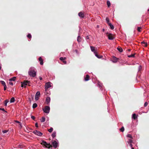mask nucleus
Returning a JSON list of instances; mask_svg holds the SVG:
<instances>
[{"label": "nucleus", "instance_id": "f257e3e1", "mask_svg": "<svg viewBox=\"0 0 149 149\" xmlns=\"http://www.w3.org/2000/svg\"><path fill=\"white\" fill-rule=\"evenodd\" d=\"M28 73L30 76L34 77L36 75V72L35 70V68L31 67L29 69Z\"/></svg>", "mask_w": 149, "mask_h": 149}, {"label": "nucleus", "instance_id": "f03ea898", "mask_svg": "<svg viewBox=\"0 0 149 149\" xmlns=\"http://www.w3.org/2000/svg\"><path fill=\"white\" fill-rule=\"evenodd\" d=\"M41 144L45 146L46 147L48 148H50L52 147V146L50 143H47L46 141H42L41 143Z\"/></svg>", "mask_w": 149, "mask_h": 149}, {"label": "nucleus", "instance_id": "7ed1b4c3", "mask_svg": "<svg viewBox=\"0 0 149 149\" xmlns=\"http://www.w3.org/2000/svg\"><path fill=\"white\" fill-rule=\"evenodd\" d=\"M42 110L44 113L48 114L49 112L50 108L48 106H45V108L42 109Z\"/></svg>", "mask_w": 149, "mask_h": 149}, {"label": "nucleus", "instance_id": "20e7f679", "mask_svg": "<svg viewBox=\"0 0 149 149\" xmlns=\"http://www.w3.org/2000/svg\"><path fill=\"white\" fill-rule=\"evenodd\" d=\"M30 83L29 81H24L23 82H22L21 87H25V86L27 84H29Z\"/></svg>", "mask_w": 149, "mask_h": 149}, {"label": "nucleus", "instance_id": "39448f33", "mask_svg": "<svg viewBox=\"0 0 149 149\" xmlns=\"http://www.w3.org/2000/svg\"><path fill=\"white\" fill-rule=\"evenodd\" d=\"M33 133L37 135L38 136H40L42 135V133L40 132L39 131H37V130H35L33 131Z\"/></svg>", "mask_w": 149, "mask_h": 149}, {"label": "nucleus", "instance_id": "423d86ee", "mask_svg": "<svg viewBox=\"0 0 149 149\" xmlns=\"http://www.w3.org/2000/svg\"><path fill=\"white\" fill-rule=\"evenodd\" d=\"M51 86H52L50 82H48L46 83L45 86V91H46L47 89L48 88H50Z\"/></svg>", "mask_w": 149, "mask_h": 149}, {"label": "nucleus", "instance_id": "0eeeda50", "mask_svg": "<svg viewBox=\"0 0 149 149\" xmlns=\"http://www.w3.org/2000/svg\"><path fill=\"white\" fill-rule=\"evenodd\" d=\"M40 95V92L39 91L37 92L35 95V99L36 100H38Z\"/></svg>", "mask_w": 149, "mask_h": 149}, {"label": "nucleus", "instance_id": "6e6552de", "mask_svg": "<svg viewBox=\"0 0 149 149\" xmlns=\"http://www.w3.org/2000/svg\"><path fill=\"white\" fill-rule=\"evenodd\" d=\"M107 34H108L107 36L109 39L110 40H113L114 38L113 37V35L112 34L109 33H107Z\"/></svg>", "mask_w": 149, "mask_h": 149}, {"label": "nucleus", "instance_id": "1a4fd4ad", "mask_svg": "<svg viewBox=\"0 0 149 149\" xmlns=\"http://www.w3.org/2000/svg\"><path fill=\"white\" fill-rule=\"evenodd\" d=\"M52 144L53 147L54 148H56L58 146V143L56 141H54L52 142Z\"/></svg>", "mask_w": 149, "mask_h": 149}, {"label": "nucleus", "instance_id": "9d476101", "mask_svg": "<svg viewBox=\"0 0 149 149\" xmlns=\"http://www.w3.org/2000/svg\"><path fill=\"white\" fill-rule=\"evenodd\" d=\"M50 101V98L49 97H46V101L47 102V104H48Z\"/></svg>", "mask_w": 149, "mask_h": 149}, {"label": "nucleus", "instance_id": "9b49d317", "mask_svg": "<svg viewBox=\"0 0 149 149\" xmlns=\"http://www.w3.org/2000/svg\"><path fill=\"white\" fill-rule=\"evenodd\" d=\"M111 61L113 63H116L117 61V58L115 56H113V59Z\"/></svg>", "mask_w": 149, "mask_h": 149}, {"label": "nucleus", "instance_id": "f8f14e48", "mask_svg": "<svg viewBox=\"0 0 149 149\" xmlns=\"http://www.w3.org/2000/svg\"><path fill=\"white\" fill-rule=\"evenodd\" d=\"M66 59L65 57H61L60 58V59L63 61V62L65 64L66 63V61H65V60Z\"/></svg>", "mask_w": 149, "mask_h": 149}, {"label": "nucleus", "instance_id": "ddd939ff", "mask_svg": "<svg viewBox=\"0 0 149 149\" xmlns=\"http://www.w3.org/2000/svg\"><path fill=\"white\" fill-rule=\"evenodd\" d=\"M90 48L91 51L93 52L94 54H96V51L95 50V47H94L91 46Z\"/></svg>", "mask_w": 149, "mask_h": 149}, {"label": "nucleus", "instance_id": "4468645a", "mask_svg": "<svg viewBox=\"0 0 149 149\" xmlns=\"http://www.w3.org/2000/svg\"><path fill=\"white\" fill-rule=\"evenodd\" d=\"M38 60H39V61L40 62V64L41 65H42L43 64V60L42 59L41 57H40L39 58Z\"/></svg>", "mask_w": 149, "mask_h": 149}, {"label": "nucleus", "instance_id": "2eb2a0df", "mask_svg": "<svg viewBox=\"0 0 149 149\" xmlns=\"http://www.w3.org/2000/svg\"><path fill=\"white\" fill-rule=\"evenodd\" d=\"M78 15L79 16L83 18L84 17V13L81 12H80L79 13Z\"/></svg>", "mask_w": 149, "mask_h": 149}, {"label": "nucleus", "instance_id": "dca6fc26", "mask_svg": "<svg viewBox=\"0 0 149 149\" xmlns=\"http://www.w3.org/2000/svg\"><path fill=\"white\" fill-rule=\"evenodd\" d=\"M56 131H54L52 134V136L53 138H54L56 136Z\"/></svg>", "mask_w": 149, "mask_h": 149}, {"label": "nucleus", "instance_id": "f3484780", "mask_svg": "<svg viewBox=\"0 0 149 149\" xmlns=\"http://www.w3.org/2000/svg\"><path fill=\"white\" fill-rule=\"evenodd\" d=\"M77 40L78 42H79L81 41V37L80 35H79L77 37Z\"/></svg>", "mask_w": 149, "mask_h": 149}, {"label": "nucleus", "instance_id": "a211bd4d", "mask_svg": "<svg viewBox=\"0 0 149 149\" xmlns=\"http://www.w3.org/2000/svg\"><path fill=\"white\" fill-rule=\"evenodd\" d=\"M89 79V76L87 74L86 75L85 78V81H87Z\"/></svg>", "mask_w": 149, "mask_h": 149}, {"label": "nucleus", "instance_id": "6ab92c4d", "mask_svg": "<svg viewBox=\"0 0 149 149\" xmlns=\"http://www.w3.org/2000/svg\"><path fill=\"white\" fill-rule=\"evenodd\" d=\"M15 101V98L14 97H12L10 100V102L11 103L14 102Z\"/></svg>", "mask_w": 149, "mask_h": 149}, {"label": "nucleus", "instance_id": "aec40b11", "mask_svg": "<svg viewBox=\"0 0 149 149\" xmlns=\"http://www.w3.org/2000/svg\"><path fill=\"white\" fill-rule=\"evenodd\" d=\"M109 25L110 26L111 29H114V26L111 23H109Z\"/></svg>", "mask_w": 149, "mask_h": 149}, {"label": "nucleus", "instance_id": "412c9836", "mask_svg": "<svg viewBox=\"0 0 149 149\" xmlns=\"http://www.w3.org/2000/svg\"><path fill=\"white\" fill-rule=\"evenodd\" d=\"M95 54V56L96 57H97L98 58H102V56H98V55L97 54V52H96V54Z\"/></svg>", "mask_w": 149, "mask_h": 149}, {"label": "nucleus", "instance_id": "4be33fe9", "mask_svg": "<svg viewBox=\"0 0 149 149\" xmlns=\"http://www.w3.org/2000/svg\"><path fill=\"white\" fill-rule=\"evenodd\" d=\"M133 142V141L132 139H129L128 140V141H127V143L128 144H129L130 143H132Z\"/></svg>", "mask_w": 149, "mask_h": 149}, {"label": "nucleus", "instance_id": "5701e85b", "mask_svg": "<svg viewBox=\"0 0 149 149\" xmlns=\"http://www.w3.org/2000/svg\"><path fill=\"white\" fill-rule=\"evenodd\" d=\"M45 117H42L40 119V121L41 122H43L45 121Z\"/></svg>", "mask_w": 149, "mask_h": 149}, {"label": "nucleus", "instance_id": "b1692460", "mask_svg": "<svg viewBox=\"0 0 149 149\" xmlns=\"http://www.w3.org/2000/svg\"><path fill=\"white\" fill-rule=\"evenodd\" d=\"M117 49L118 50V51L119 52H122L123 51V49H122V48H121L120 47H118L117 48Z\"/></svg>", "mask_w": 149, "mask_h": 149}, {"label": "nucleus", "instance_id": "393cba45", "mask_svg": "<svg viewBox=\"0 0 149 149\" xmlns=\"http://www.w3.org/2000/svg\"><path fill=\"white\" fill-rule=\"evenodd\" d=\"M137 118V117L135 113L133 114L132 115V118L134 119V120L135 119Z\"/></svg>", "mask_w": 149, "mask_h": 149}, {"label": "nucleus", "instance_id": "a878e982", "mask_svg": "<svg viewBox=\"0 0 149 149\" xmlns=\"http://www.w3.org/2000/svg\"><path fill=\"white\" fill-rule=\"evenodd\" d=\"M16 79V77H14L9 79V81H15Z\"/></svg>", "mask_w": 149, "mask_h": 149}, {"label": "nucleus", "instance_id": "bb28decb", "mask_svg": "<svg viewBox=\"0 0 149 149\" xmlns=\"http://www.w3.org/2000/svg\"><path fill=\"white\" fill-rule=\"evenodd\" d=\"M9 100H6L4 102V104H5V106H7V104L8 102H9Z\"/></svg>", "mask_w": 149, "mask_h": 149}, {"label": "nucleus", "instance_id": "cd10ccee", "mask_svg": "<svg viewBox=\"0 0 149 149\" xmlns=\"http://www.w3.org/2000/svg\"><path fill=\"white\" fill-rule=\"evenodd\" d=\"M37 107V104L36 103H35L33 104V109L36 108Z\"/></svg>", "mask_w": 149, "mask_h": 149}, {"label": "nucleus", "instance_id": "c85d7f7f", "mask_svg": "<svg viewBox=\"0 0 149 149\" xmlns=\"http://www.w3.org/2000/svg\"><path fill=\"white\" fill-rule=\"evenodd\" d=\"M141 43L142 44H144L145 45H144V47H147V42H146L144 41H142L141 42Z\"/></svg>", "mask_w": 149, "mask_h": 149}, {"label": "nucleus", "instance_id": "c756f323", "mask_svg": "<svg viewBox=\"0 0 149 149\" xmlns=\"http://www.w3.org/2000/svg\"><path fill=\"white\" fill-rule=\"evenodd\" d=\"M106 20L107 21V23L109 24V23H111L109 22V19L108 17H106Z\"/></svg>", "mask_w": 149, "mask_h": 149}, {"label": "nucleus", "instance_id": "7c9ffc66", "mask_svg": "<svg viewBox=\"0 0 149 149\" xmlns=\"http://www.w3.org/2000/svg\"><path fill=\"white\" fill-rule=\"evenodd\" d=\"M0 82L3 86L6 85L5 82L3 81H1Z\"/></svg>", "mask_w": 149, "mask_h": 149}, {"label": "nucleus", "instance_id": "2f4dec72", "mask_svg": "<svg viewBox=\"0 0 149 149\" xmlns=\"http://www.w3.org/2000/svg\"><path fill=\"white\" fill-rule=\"evenodd\" d=\"M107 5L108 7H109L110 6V5H111V3H110V1H107Z\"/></svg>", "mask_w": 149, "mask_h": 149}, {"label": "nucleus", "instance_id": "473e14b6", "mask_svg": "<svg viewBox=\"0 0 149 149\" xmlns=\"http://www.w3.org/2000/svg\"><path fill=\"white\" fill-rule=\"evenodd\" d=\"M53 128L51 127L48 130V131L49 132H51L53 130Z\"/></svg>", "mask_w": 149, "mask_h": 149}, {"label": "nucleus", "instance_id": "72a5a7b5", "mask_svg": "<svg viewBox=\"0 0 149 149\" xmlns=\"http://www.w3.org/2000/svg\"><path fill=\"white\" fill-rule=\"evenodd\" d=\"M15 122L17 123H19V125H20V126L21 127H22V124L19 121H17V120H15Z\"/></svg>", "mask_w": 149, "mask_h": 149}, {"label": "nucleus", "instance_id": "f704fd0d", "mask_svg": "<svg viewBox=\"0 0 149 149\" xmlns=\"http://www.w3.org/2000/svg\"><path fill=\"white\" fill-rule=\"evenodd\" d=\"M127 137L130 138L131 139H132V137L131 135L130 134H127Z\"/></svg>", "mask_w": 149, "mask_h": 149}, {"label": "nucleus", "instance_id": "c9c22d12", "mask_svg": "<svg viewBox=\"0 0 149 149\" xmlns=\"http://www.w3.org/2000/svg\"><path fill=\"white\" fill-rule=\"evenodd\" d=\"M120 130L121 131L123 132L124 130V128L123 127H122L120 129Z\"/></svg>", "mask_w": 149, "mask_h": 149}, {"label": "nucleus", "instance_id": "e433bc0d", "mask_svg": "<svg viewBox=\"0 0 149 149\" xmlns=\"http://www.w3.org/2000/svg\"><path fill=\"white\" fill-rule=\"evenodd\" d=\"M27 37L29 38H31V35L30 34H29L27 35Z\"/></svg>", "mask_w": 149, "mask_h": 149}, {"label": "nucleus", "instance_id": "4c0bfd02", "mask_svg": "<svg viewBox=\"0 0 149 149\" xmlns=\"http://www.w3.org/2000/svg\"><path fill=\"white\" fill-rule=\"evenodd\" d=\"M142 69V66L141 65H139L138 68V71H140Z\"/></svg>", "mask_w": 149, "mask_h": 149}, {"label": "nucleus", "instance_id": "58836bf2", "mask_svg": "<svg viewBox=\"0 0 149 149\" xmlns=\"http://www.w3.org/2000/svg\"><path fill=\"white\" fill-rule=\"evenodd\" d=\"M141 27H138L137 29L138 31L139 32L141 31Z\"/></svg>", "mask_w": 149, "mask_h": 149}, {"label": "nucleus", "instance_id": "ea45409f", "mask_svg": "<svg viewBox=\"0 0 149 149\" xmlns=\"http://www.w3.org/2000/svg\"><path fill=\"white\" fill-rule=\"evenodd\" d=\"M148 102H145L144 104V106L145 107H146L148 105Z\"/></svg>", "mask_w": 149, "mask_h": 149}, {"label": "nucleus", "instance_id": "a19ab883", "mask_svg": "<svg viewBox=\"0 0 149 149\" xmlns=\"http://www.w3.org/2000/svg\"><path fill=\"white\" fill-rule=\"evenodd\" d=\"M0 110H2L3 111H4L5 112H7V111L5 110V109L4 108H0Z\"/></svg>", "mask_w": 149, "mask_h": 149}, {"label": "nucleus", "instance_id": "79ce46f5", "mask_svg": "<svg viewBox=\"0 0 149 149\" xmlns=\"http://www.w3.org/2000/svg\"><path fill=\"white\" fill-rule=\"evenodd\" d=\"M8 132V131L7 130H3L2 132L3 133H7Z\"/></svg>", "mask_w": 149, "mask_h": 149}, {"label": "nucleus", "instance_id": "37998d69", "mask_svg": "<svg viewBox=\"0 0 149 149\" xmlns=\"http://www.w3.org/2000/svg\"><path fill=\"white\" fill-rule=\"evenodd\" d=\"M4 86V91L6 90V88H7L6 85L4 86Z\"/></svg>", "mask_w": 149, "mask_h": 149}, {"label": "nucleus", "instance_id": "c03bdc74", "mask_svg": "<svg viewBox=\"0 0 149 149\" xmlns=\"http://www.w3.org/2000/svg\"><path fill=\"white\" fill-rule=\"evenodd\" d=\"M31 118L33 120H34L35 119V117L34 116H31Z\"/></svg>", "mask_w": 149, "mask_h": 149}, {"label": "nucleus", "instance_id": "a18cd8bd", "mask_svg": "<svg viewBox=\"0 0 149 149\" xmlns=\"http://www.w3.org/2000/svg\"><path fill=\"white\" fill-rule=\"evenodd\" d=\"M9 84H10V85H13V83L11 82V81H9Z\"/></svg>", "mask_w": 149, "mask_h": 149}, {"label": "nucleus", "instance_id": "49530a36", "mask_svg": "<svg viewBox=\"0 0 149 149\" xmlns=\"http://www.w3.org/2000/svg\"><path fill=\"white\" fill-rule=\"evenodd\" d=\"M35 126L36 127H38V124L37 123H35Z\"/></svg>", "mask_w": 149, "mask_h": 149}, {"label": "nucleus", "instance_id": "de8ad7c7", "mask_svg": "<svg viewBox=\"0 0 149 149\" xmlns=\"http://www.w3.org/2000/svg\"><path fill=\"white\" fill-rule=\"evenodd\" d=\"M134 55H130L128 56V57H134Z\"/></svg>", "mask_w": 149, "mask_h": 149}, {"label": "nucleus", "instance_id": "09e8293b", "mask_svg": "<svg viewBox=\"0 0 149 149\" xmlns=\"http://www.w3.org/2000/svg\"><path fill=\"white\" fill-rule=\"evenodd\" d=\"M86 40H88V39H89V37L88 36H87L86 37Z\"/></svg>", "mask_w": 149, "mask_h": 149}, {"label": "nucleus", "instance_id": "8fccbe9b", "mask_svg": "<svg viewBox=\"0 0 149 149\" xmlns=\"http://www.w3.org/2000/svg\"><path fill=\"white\" fill-rule=\"evenodd\" d=\"M132 143H130L129 144L130 146L131 147H132Z\"/></svg>", "mask_w": 149, "mask_h": 149}, {"label": "nucleus", "instance_id": "3c124183", "mask_svg": "<svg viewBox=\"0 0 149 149\" xmlns=\"http://www.w3.org/2000/svg\"><path fill=\"white\" fill-rule=\"evenodd\" d=\"M39 79L40 80H42V78L41 77H39Z\"/></svg>", "mask_w": 149, "mask_h": 149}, {"label": "nucleus", "instance_id": "603ef678", "mask_svg": "<svg viewBox=\"0 0 149 149\" xmlns=\"http://www.w3.org/2000/svg\"><path fill=\"white\" fill-rule=\"evenodd\" d=\"M1 69V65L0 64V70Z\"/></svg>", "mask_w": 149, "mask_h": 149}, {"label": "nucleus", "instance_id": "864d4df0", "mask_svg": "<svg viewBox=\"0 0 149 149\" xmlns=\"http://www.w3.org/2000/svg\"><path fill=\"white\" fill-rule=\"evenodd\" d=\"M99 87H101L102 88V86L100 85L99 84H98Z\"/></svg>", "mask_w": 149, "mask_h": 149}, {"label": "nucleus", "instance_id": "5fc2aeb1", "mask_svg": "<svg viewBox=\"0 0 149 149\" xmlns=\"http://www.w3.org/2000/svg\"><path fill=\"white\" fill-rule=\"evenodd\" d=\"M128 51L129 52H130L131 51V50L130 49H128Z\"/></svg>", "mask_w": 149, "mask_h": 149}, {"label": "nucleus", "instance_id": "6e6d98bb", "mask_svg": "<svg viewBox=\"0 0 149 149\" xmlns=\"http://www.w3.org/2000/svg\"><path fill=\"white\" fill-rule=\"evenodd\" d=\"M131 149H134V148L133 147H131Z\"/></svg>", "mask_w": 149, "mask_h": 149}, {"label": "nucleus", "instance_id": "4d7b16f0", "mask_svg": "<svg viewBox=\"0 0 149 149\" xmlns=\"http://www.w3.org/2000/svg\"><path fill=\"white\" fill-rule=\"evenodd\" d=\"M104 29H102V31H104Z\"/></svg>", "mask_w": 149, "mask_h": 149}, {"label": "nucleus", "instance_id": "13d9d810", "mask_svg": "<svg viewBox=\"0 0 149 149\" xmlns=\"http://www.w3.org/2000/svg\"><path fill=\"white\" fill-rule=\"evenodd\" d=\"M148 11H149V8L148 9Z\"/></svg>", "mask_w": 149, "mask_h": 149}]
</instances>
